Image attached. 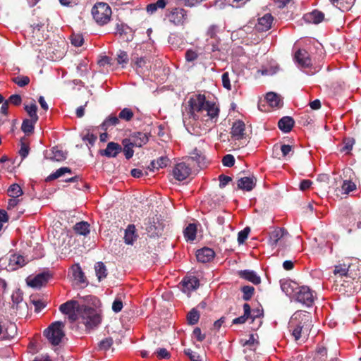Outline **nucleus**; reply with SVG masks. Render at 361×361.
<instances>
[{
	"label": "nucleus",
	"instance_id": "f257e3e1",
	"mask_svg": "<svg viewBox=\"0 0 361 361\" xmlns=\"http://www.w3.org/2000/svg\"><path fill=\"white\" fill-rule=\"evenodd\" d=\"M190 111L183 113V122L188 128V126H200L199 118L200 114L207 116L210 120L218 116L219 109L216 105L205 99L204 95L198 94L191 97L188 101Z\"/></svg>",
	"mask_w": 361,
	"mask_h": 361
},
{
	"label": "nucleus",
	"instance_id": "f03ea898",
	"mask_svg": "<svg viewBox=\"0 0 361 361\" xmlns=\"http://www.w3.org/2000/svg\"><path fill=\"white\" fill-rule=\"evenodd\" d=\"M59 310L67 314L71 322L79 321L87 329H93L101 322V317L96 310L86 305H80L75 300H69L61 305Z\"/></svg>",
	"mask_w": 361,
	"mask_h": 361
},
{
	"label": "nucleus",
	"instance_id": "7ed1b4c3",
	"mask_svg": "<svg viewBox=\"0 0 361 361\" xmlns=\"http://www.w3.org/2000/svg\"><path fill=\"white\" fill-rule=\"evenodd\" d=\"M312 326L311 314L306 311L299 310L290 317L288 329L295 341H298L300 338L305 339Z\"/></svg>",
	"mask_w": 361,
	"mask_h": 361
},
{
	"label": "nucleus",
	"instance_id": "20e7f679",
	"mask_svg": "<svg viewBox=\"0 0 361 361\" xmlns=\"http://www.w3.org/2000/svg\"><path fill=\"white\" fill-rule=\"evenodd\" d=\"M65 324L62 322L57 321L51 324L44 331V335L53 345H58L65 336L63 331Z\"/></svg>",
	"mask_w": 361,
	"mask_h": 361
},
{
	"label": "nucleus",
	"instance_id": "39448f33",
	"mask_svg": "<svg viewBox=\"0 0 361 361\" xmlns=\"http://www.w3.org/2000/svg\"><path fill=\"white\" fill-rule=\"evenodd\" d=\"M93 18L100 25L108 23L111 16V8L108 4L99 2L92 8Z\"/></svg>",
	"mask_w": 361,
	"mask_h": 361
},
{
	"label": "nucleus",
	"instance_id": "423d86ee",
	"mask_svg": "<svg viewBox=\"0 0 361 361\" xmlns=\"http://www.w3.org/2000/svg\"><path fill=\"white\" fill-rule=\"evenodd\" d=\"M294 299L306 307H310L314 303L315 296L308 286H302L298 288L294 295Z\"/></svg>",
	"mask_w": 361,
	"mask_h": 361
},
{
	"label": "nucleus",
	"instance_id": "0eeeda50",
	"mask_svg": "<svg viewBox=\"0 0 361 361\" xmlns=\"http://www.w3.org/2000/svg\"><path fill=\"white\" fill-rule=\"evenodd\" d=\"M191 173V166L190 163L185 161L178 163L173 169V177L180 181L186 179Z\"/></svg>",
	"mask_w": 361,
	"mask_h": 361
},
{
	"label": "nucleus",
	"instance_id": "6e6552de",
	"mask_svg": "<svg viewBox=\"0 0 361 361\" xmlns=\"http://www.w3.org/2000/svg\"><path fill=\"white\" fill-rule=\"evenodd\" d=\"M185 159L190 165L192 162H195L200 168L205 167L208 163L204 152L197 148H195L190 154V156L186 157Z\"/></svg>",
	"mask_w": 361,
	"mask_h": 361
},
{
	"label": "nucleus",
	"instance_id": "1a4fd4ad",
	"mask_svg": "<svg viewBox=\"0 0 361 361\" xmlns=\"http://www.w3.org/2000/svg\"><path fill=\"white\" fill-rule=\"evenodd\" d=\"M185 10L181 8H173L168 15L169 20L176 25H183L186 19Z\"/></svg>",
	"mask_w": 361,
	"mask_h": 361
},
{
	"label": "nucleus",
	"instance_id": "9d476101",
	"mask_svg": "<svg viewBox=\"0 0 361 361\" xmlns=\"http://www.w3.org/2000/svg\"><path fill=\"white\" fill-rule=\"evenodd\" d=\"M240 342L242 346L244 348L243 353L245 354L250 353L249 355H245L246 360H250L251 358V355L254 353V351L258 345V342L255 338L253 334L250 335L248 340L241 339Z\"/></svg>",
	"mask_w": 361,
	"mask_h": 361
},
{
	"label": "nucleus",
	"instance_id": "9b49d317",
	"mask_svg": "<svg viewBox=\"0 0 361 361\" xmlns=\"http://www.w3.org/2000/svg\"><path fill=\"white\" fill-rule=\"evenodd\" d=\"M288 238V232L283 228H277L273 231L269 236V243L272 246L281 244L283 240Z\"/></svg>",
	"mask_w": 361,
	"mask_h": 361
},
{
	"label": "nucleus",
	"instance_id": "f8f14e48",
	"mask_svg": "<svg viewBox=\"0 0 361 361\" xmlns=\"http://www.w3.org/2000/svg\"><path fill=\"white\" fill-rule=\"evenodd\" d=\"M163 225L158 220V218L149 219L146 224V231L151 236L159 235L161 234Z\"/></svg>",
	"mask_w": 361,
	"mask_h": 361
},
{
	"label": "nucleus",
	"instance_id": "ddd939ff",
	"mask_svg": "<svg viewBox=\"0 0 361 361\" xmlns=\"http://www.w3.org/2000/svg\"><path fill=\"white\" fill-rule=\"evenodd\" d=\"M199 280L195 276H187L182 281V290L188 295L199 286Z\"/></svg>",
	"mask_w": 361,
	"mask_h": 361
},
{
	"label": "nucleus",
	"instance_id": "4468645a",
	"mask_svg": "<svg viewBox=\"0 0 361 361\" xmlns=\"http://www.w3.org/2000/svg\"><path fill=\"white\" fill-rule=\"evenodd\" d=\"M51 277L50 274L47 272L39 274L32 279H28L27 283L29 286L39 288L44 286Z\"/></svg>",
	"mask_w": 361,
	"mask_h": 361
},
{
	"label": "nucleus",
	"instance_id": "2eb2a0df",
	"mask_svg": "<svg viewBox=\"0 0 361 361\" xmlns=\"http://www.w3.org/2000/svg\"><path fill=\"white\" fill-rule=\"evenodd\" d=\"M295 60L301 68H308L312 64L309 54L305 49H299L295 54Z\"/></svg>",
	"mask_w": 361,
	"mask_h": 361
},
{
	"label": "nucleus",
	"instance_id": "dca6fc26",
	"mask_svg": "<svg viewBox=\"0 0 361 361\" xmlns=\"http://www.w3.org/2000/svg\"><path fill=\"white\" fill-rule=\"evenodd\" d=\"M214 251L209 247H203L196 252V257L198 262L207 263L212 260L214 257Z\"/></svg>",
	"mask_w": 361,
	"mask_h": 361
},
{
	"label": "nucleus",
	"instance_id": "f3484780",
	"mask_svg": "<svg viewBox=\"0 0 361 361\" xmlns=\"http://www.w3.org/2000/svg\"><path fill=\"white\" fill-rule=\"evenodd\" d=\"M245 125L242 121H236L233 123L231 128V135L235 140H241L243 138Z\"/></svg>",
	"mask_w": 361,
	"mask_h": 361
},
{
	"label": "nucleus",
	"instance_id": "a211bd4d",
	"mask_svg": "<svg viewBox=\"0 0 361 361\" xmlns=\"http://www.w3.org/2000/svg\"><path fill=\"white\" fill-rule=\"evenodd\" d=\"M220 39L214 38V39H207V44L204 47L205 51L213 54V57L219 56Z\"/></svg>",
	"mask_w": 361,
	"mask_h": 361
},
{
	"label": "nucleus",
	"instance_id": "6ab92c4d",
	"mask_svg": "<svg viewBox=\"0 0 361 361\" xmlns=\"http://www.w3.org/2000/svg\"><path fill=\"white\" fill-rule=\"evenodd\" d=\"M273 21V17L271 14H265L263 17L259 18L256 29L260 32L267 31L271 28Z\"/></svg>",
	"mask_w": 361,
	"mask_h": 361
},
{
	"label": "nucleus",
	"instance_id": "aec40b11",
	"mask_svg": "<svg viewBox=\"0 0 361 361\" xmlns=\"http://www.w3.org/2000/svg\"><path fill=\"white\" fill-rule=\"evenodd\" d=\"M350 265L346 264H339L336 265L334 269V274L336 279L345 277L353 278L352 274L350 270Z\"/></svg>",
	"mask_w": 361,
	"mask_h": 361
},
{
	"label": "nucleus",
	"instance_id": "412c9836",
	"mask_svg": "<svg viewBox=\"0 0 361 361\" xmlns=\"http://www.w3.org/2000/svg\"><path fill=\"white\" fill-rule=\"evenodd\" d=\"M121 152V147L116 142H110L106 148L101 152V154L107 157H116Z\"/></svg>",
	"mask_w": 361,
	"mask_h": 361
},
{
	"label": "nucleus",
	"instance_id": "4be33fe9",
	"mask_svg": "<svg viewBox=\"0 0 361 361\" xmlns=\"http://www.w3.org/2000/svg\"><path fill=\"white\" fill-rule=\"evenodd\" d=\"M298 288V286H297L296 283L292 281L285 280L281 281V288L282 291L289 297L294 298V295Z\"/></svg>",
	"mask_w": 361,
	"mask_h": 361
},
{
	"label": "nucleus",
	"instance_id": "5701e85b",
	"mask_svg": "<svg viewBox=\"0 0 361 361\" xmlns=\"http://www.w3.org/2000/svg\"><path fill=\"white\" fill-rule=\"evenodd\" d=\"M255 178L254 177H243L238 180V187L246 191L252 190L255 186Z\"/></svg>",
	"mask_w": 361,
	"mask_h": 361
},
{
	"label": "nucleus",
	"instance_id": "b1692460",
	"mask_svg": "<svg viewBox=\"0 0 361 361\" xmlns=\"http://www.w3.org/2000/svg\"><path fill=\"white\" fill-rule=\"evenodd\" d=\"M304 18L308 23L318 24L324 20V14L321 11L314 10L311 13H307Z\"/></svg>",
	"mask_w": 361,
	"mask_h": 361
},
{
	"label": "nucleus",
	"instance_id": "393cba45",
	"mask_svg": "<svg viewBox=\"0 0 361 361\" xmlns=\"http://www.w3.org/2000/svg\"><path fill=\"white\" fill-rule=\"evenodd\" d=\"M294 123V120L291 117L284 116L279 121L278 126L283 133H288L293 127Z\"/></svg>",
	"mask_w": 361,
	"mask_h": 361
},
{
	"label": "nucleus",
	"instance_id": "a878e982",
	"mask_svg": "<svg viewBox=\"0 0 361 361\" xmlns=\"http://www.w3.org/2000/svg\"><path fill=\"white\" fill-rule=\"evenodd\" d=\"M129 139L134 142L133 144L135 147H142L148 142L147 135L141 132L135 133Z\"/></svg>",
	"mask_w": 361,
	"mask_h": 361
},
{
	"label": "nucleus",
	"instance_id": "bb28decb",
	"mask_svg": "<svg viewBox=\"0 0 361 361\" xmlns=\"http://www.w3.org/2000/svg\"><path fill=\"white\" fill-rule=\"evenodd\" d=\"M26 264L24 257L20 255H12L9 259V266L12 269H17Z\"/></svg>",
	"mask_w": 361,
	"mask_h": 361
},
{
	"label": "nucleus",
	"instance_id": "cd10ccee",
	"mask_svg": "<svg viewBox=\"0 0 361 361\" xmlns=\"http://www.w3.org/2000/svg\"><path fill=\"white\" fill-rule=\"evenodd\" d=\"M137 235L135 234V227L134 225H129L125 231L124 241L128 245H133Z\"/></svg>",
	"mask_w": 361,
	"mask_h": 361
},
{
	"label": "nucleus",
	"instance_id": "c85d7f7f",
	"mask_svg": "<svg viewBox=\"0 0 361 361\" xmlns=\"http://www.w3.org/2000/svg\"><path fill=\"white\" fill-rule=\"evenodd\" d=\"M240 275L254 284H259L261 281L260 277L253 271L243 270L240 272Z\"/></svg>",
	"mask_w": 361,
	"mask_h": 361
},
{
	"label": "nucleus",
	"instance_id": "c756f323",
	"mask_svg": "<svg viewBox=\"0 0 361 361\" xmlns=\"http://www.w3.org/2000/svg\"><path fill=\"white\" fill-rule=\"evenodd\" d=\"M72 274L74 280L78 284L86 283L85 277L81 268L78 265L72 269Z\"/></svg>",
	"mask_w": 361,
	"mask_h": 361
},
{
	"label": "nucleus",
	"instance_id": "7c9ffc66",
	"mask_svg": "<svg viewBox=\"0 0 361 361\" xmlns=\"http://www.w3.org/2000/svg\"><path fill=\"white\" fill-rule=\"evenodd\" d=\"M133 143L134 142L129 138H126L123 140V152L126 158L128 159H130L133 156L134 151L133 150V147H135Z\"/></svg>",
	"mask_w": 361,
	"mask_h": 361
},
{
	"label": "nucleus",
	"instance_id": "2f4dec72",
	"mask_svg": "<svg viewBox=\"0 0 361 361\" xmlns=\"http://www.w3.org/2000/svg\"><path fill=\"white\" fill-rule=\"evenodd\" d=\"M266 100L267 103L272 107H279L281 105V100L280 97L273 92H268L266 94Z\"/></svg>",
	"mask_w": 361,
	"mask_h": 361
},
{
	"label": "nucleus",
	"instance_id": "473e14b6",
	"mask_svg": "<svg viewBox=\"0 0 361 361\" xmlns=\"http://www.w3.org/2000/svg\"><path fill=\"white\" fill-rule=\"evenodd\" d=\"M197 226L195 224H190L184 230V237L187 241H192L196 238Z\"/></svg>",
	"mask_w": 361,
	"mask_h": 361
},
{
	"label": "nucleus",
	"instance_id": "72a5a7b5",
	"mask_svg": "<svg viewBox=\"0 0 361 361\" xmlns=\"http://www.w3.org/2000/svg\"><path fill=\"white\" fill-rule=\"evenodd\" d=\"M243 310H244V314L243 315L239 317H237V318H235L233 320V324H244L247 319L248 318H250V305L247 304V303H245L243 305Z\"/></svg>",
	"mask_w": 361,
	"mask_h": 361
},
{
	"label": "nucleus",
	"instance_id": "f704fd0d",
	"mask_svg": "<svg viewBox=\"0 0 361 361\" xmlns=\"http://www.w3.org/2000/svg\"><path fill=\"white\" fill-rule=\"evenodd\" d=\"M331 4L344 11L348 10L355 2V0H330Z\"/></svg>",
	"mask_w": 361,
	"mask_h": 361
},
{
	"label": "nucleus",
	"instance_id": "c9c22d12",
	"mask_svg": "<svg viewBox=\"0 0 361 361\" xmlns=\"http://www.w3.org/2000/svg\"><path fill=\"white\" fill-rule=\"evenodd\" d=\"M74 229L77 233L87 235L90 233V224L85 221H80L75 225Z\"/></svg>",
	"mask_w": 361,
	"mask_h": 361
},
{
	"label": "nucleus",
	"instance_id": "e433bc0d",
	"mask_svg": "<svg viewBox=\"0 0 361 361\" xmlns=\"http://www.w3.org/2000/svg\"><path fill=\"white\" fill-rule=\"evenodd\" d=\"M169 159L166 157H161L157 161H152L150 164V169L154 171V169H162L167 166Z\"/></svg>",
	"mask_w": 361,
	"mask_h": 361
},
{
	"label": "nucleus",
	"instance_id": "4c0bfd02",
	"mask_svg": "<svg viewBox=\"0 0 361 361\" xmlns=\"http://www.w3.org/2000/svg\"><path fill=\"white\" fill-rule=\"evenodd\" d=\"M66 159V153L59 149L58 147H53L50 159L56 161H61Z\"/></svg>",
	"mask_w": 361,
	"mask_h": 361
},
{
	"label": "nucleus",
	"instance_id": "58836bf2",
	"mask_svg": "<svg viewBox=\"0 0 361 361\" xmlns=\"http://www.w3.org/2000/svg\"><path fill=\"white\" fill-rule=\"evenodd\" d=\"M94 269L99 281L106 278L107 275L106 269L102 262H97L94 266Z\"/></svg>",
	"mask_w": 361,
	"mask_h": 361
},
{
	"label": "nucleus",
	"instance_id": "ea45409f",
	"mask_svg": "<svg viewBox=\"0 0 361 361\" xmlns=\"http://www.w3.org/2000/svg\"><path fill=\"white\" fill-rule=\"evenodd\" d=\"M66 173H71V169L68 168V167H61V168L57 169L53 173L50 174L47 178V180L50 181V180H52L56 179V178H58L59 177H61L62 176H63Z\"/></svg>",
	"mask_w": 361,
	"mask_h": 361
},
{
	"label": "nucleus",
	"instance_id": "a19ab883",
	"mask_svg": "<svg viewBox=\"0 0 361 361\" xmlns=\"http://www.w3.org/2000/svg\"><path fill=\"white\" fill-rule=\"evenodd\" d=\"M37 106L35 102L30 104L25 105V110L28 114L31 119L37 121L38 116L37 114Z\"/></svg>",
	"mask_w": 361,
	"mask_h": 361
},
{
	"label": "nucleus",
	"instance_id": "79ce46f5",
	"mask_svg": "<svg viewBox=\"0 0 361 361\" xmlns=\"http://www.w3.org/2000/svg\"><path fill=\"white\" fill-rule=\"evenodd\" d=\"M37 121L33 119H25L23 121L21 129L25 134L31 133L34 130V126Z\"/></svg>",
	"mask_w": 361,
	"mask_h": 361
},
{
	"label": "nucleus",
	"instance_id": "37998d69",
	"mask_svg": "<svg viewBox=\"0 0 361 361\" xmlns=\"http://www.w3.org/2000/svg\"><path fill=\"white\" fill-rule=\"evenodd\" d=\"M118 118L116 116L111 115L107 117L102 123V128L104 130H106L109 127L115 126L118 124Z\"/></svg>",
	"mask_w": 361,
	"mask_h": 361
},
{
	"label": "nucleus",
	"instance_id": "c03bdc74",
	"mask_svg": "<svg viewBox=\"0 0 361 361\" xmlns=\"http://www.w3.org/2000/svg\"><path fill=\"white\" fill-rule=\"evenodd\" d=\"M8 195L11 197H18L23 195V190L19 185L12 184L8 189Z\"/></svg>",
	"mask_w": 361,
	"mask_h": 361
},
{
	"label": "nucleus",
	"instance_id": "a18cd8bd",
	"mask_svg": "<svg viewBox=\"0 0 361 361\" xmlns=\"http://www.w3.org/2000/svg\"><path fill=\"white\" fill-rule=\"evenodd\" d=\"M327 351L324 347H319L314 354V361H326Z\"/></svg>",
	"mask_w": 361,
	"mask_h": 361
},
{
	"label": "nucleus",
	"instance_id": "49530a36",
	"mask_svg": "<svg viewBox=\"0 0 361 361\" xmlns=\"http://www.w3.org/2000/svg\"><path fill=\"white\" fill-rule=\"evenodd\" d=\"M199 319L200 313L195 308L192 309L188 314L187 320L188 324L190 325L197 324L199 321Z\"/></svg>",
	"mask_w": 361,
	"mask_h": 361
},
{
	"label": "nucleus",
	"instance_id": "de8ad7c7",
	"mask_svg": "<svg viewBox=\"0 0 361 361\" xmlns=\"http://www.w3.org/2000/svg\"><path fill=\"white\" fill-rule=\"evenodd\" d=\"M116 60L118 64L124 67L129 61L128 54L124 51L119 50L117 53Z\"/></svg>",
	"mask_w": 361,
	"mask_h": 361
},
{
	"label": "nucleus",
	"instance_id": "09e8293b",
	"mask_svg": "<svg viewBox=\"0 0 361 361\" xmlns=\"http://www.w3.org/2000/svg\"><path fill=\"white\" fill-rule=\"evenodd\" d=\"M113 344V339L110 337L102 340L98 344V348L100 350L106 351Z\"/></svg>",
	"mask_w": 361,
	"mask_h": 361
},
{
	"label": "nucleus",
	"instance_id": "8fccbe9b",
	"mask_svg": "<svg viewBox=\"0 0 361 361\" xmlns=\"http://www.w3.org/2000/svg\"><path fill=\"white\" fill-rule=\"evenodd\" d=\"M133 112L129 108H124L118 114V118L129 121L133 117Z\"/></svg>",
	"mask_w": 361,
	"mask_h": 361
},
{
	"label": "nucleus",
	"instance_id": "3c124183",
	"mask_svg": "<svg viewBox=\"0 0 361 361\" xmlns=\"http://www.w3.org/2000/svg\"><path fill=\"white\" fill-rule=\"evenodd\" d=\"M355 189L354 183L350 180H344L341 185V190L343 194H348L350 192Z\"/></svg>",
	"mask_w": 361,
	"mask_h": 361
},
{
	"label": "nucleus",
	"instance_id": "603ef678",
	"mask_svg": "<svg viewBox=\"0 0 361 361\" xmlns=\"http://www.w3.org/2000/svg\"><path fill=\"white\" fill-rule=\"evenodd\" d=\"M6 332V338H12L15 336L17 333V327L16 325L13 323H10L7 327L5 329Z\"/></svg>",
	"mask_w": 361,
	"mask_h": 361
},
{
	"label": "nucleus",
	"instance_id": "864d4df0",
	"mask_svg": "<svg viewBox=\"0 0 361 361\" xmlns=\"http://www.w3.org/2000/svg\"><path fill=\"white\" fill-rule=\"evenodd\" d=\"M250 232V228L249 227H245L243 230L238 233V242L240 245L244 243V242L247 238Z\"/></svg>",
	"mask_w": 361,
	"mask_h": 361
},
{
	"label": "nucleus",
	"instance_id": "5fc2aeb1",
	"mask_svg": "<svg viewBox=\"0 0 361 361\" xmlns=\"http://www.w3.org/2000/svg\"><path fill=\"white\" fill-rule=\"evenodd\" d=\"M219 31V27L216 25H210L207 31V36L209 37V39H214V38H218L216 37V34Z\"/></svg>",
	"mask_w": 361,
	"mask_h": 361
},
{
	"label": "nucleus",
	"instance_id": "6e6d98bb",
	"mask_svg": "<svg viewBox=\"0 0 361 361\" xmlns=\"http://www.w3.org/2000/svg\"><path fill=\"white\" fill-rule=\"evenodd\" d=\"M71 43L75 47H80L82 45L84 39L82 35L80 34H73L71 35Z\"/></svg>",
	"mask_w": 361,
	"mask_h": 361
},
{
	"label": "nucleus",
	"instance_id": "4d7b16f0",
	"mask_svg": "<svg viewBox=\"0 0 361 361\" xmlns=\"http://www.w3.org/2000/svg\"><path fill=\"white\" fill-rule=\"evenodd\" d=\"M254 288L252 286H245L242 288L243 293V299L248 300L251 298L254 293Z\"/></svg>",
	"mask_w": 361,
	"mask_h": 361
},
{
	"label": "nucleus",
	"instance_id": "13d9d810",
	"mask_svg": "<svg viewBox=\"0 0 361 361\" xmlns=\"http://www.w3.org/2000/svg\"><path fill=\"white\" fill-rule=\"evenodd\" d=\"M222 85L224 88L228 90H231V84L230 80V75L228 72H225L221 75Z\"/></svg>",
	"mask_w": 361,
	"mask_h": 361
},
{
	"label": "nucleus",
	"instance_id": "bf43d9fd",
	"mask_svg": "<svg viewBox=\"0 0 361 361\" xmlns=\"http://www.w3.org/2000/svg\"><path fill=\"white\" fill-rule=\"evenodd\" d=\"M13 82L19 87H24L30 82V78L27 76H18L13 79Z\"/></svg>",
	"mask_w": 361,
	"mask_h": 361
},
{
	"label": "nucleus",
	"instance_id": "052dcab7",
	"mask_svg": "<svg viewBox=\"0 0 361 361\" xmlns=\"http://www.w3.org/2000/svg\"><path fill=\"white\" fill-rule=\"evenodd\" d=\"M223 165L227 167H231L234 165L235 159L231 154H226L222 159Z\"/></svg>",
	"mask_w": 361,
	"mask_h": 361
},
{
	"label": "nucleus",
	"instance_id": "680f3d73",
	"mask_svg": "<svg viewBox=\"0 0 361 361\" xmlns=\"http://www.w3.org/2000/svg\"><path fill=\"white\" fill-rule=\"evenodd\" d=\"M355 144V140L353 138H348L344 140V146L342 151L349 153L353 149V145Z\"/></svg>",
	"mask_w": 361,
	"mask_h": 361
},
{
	"label": "nucleus",
	"instance_id": "e2e57ef3",
	"mask_svg": "<svg viewBox=\"0 0 361 361\" xmlns=\"http://www.w3.org/2000/svg\"><path fill=\"white\" fill-rule=\"evenodd\" d=\"M123 308V302L121 299L116 298L112 304V310L118 313L121 311Z\"/></svg>",
	"mask_w": 361,
	"mask_h": 361
},
{
	"label": "nucleus",
	"instance_id": "0e129e2a",
	"mask_svg": "<svg viewBox=\"0 0 361 361\" xmlns=\"http://www.w3.org/2000/svg\"><path fill=\"white\" fill-rule=\"evenodd\" d=\"M156 354L159 359H169L170 357V353L166 348L158 349Z\"/></svg>",
	"mask_w": 361,
	"mask_h": 361
},
{
	"label": "nucleus",
	"instance_id": "69168bd1",
	"mask_svg": "<svg viewBox=\"0 0 361 361\" xmlns=\"http://www.w3.org/2000/svg\"><path fill=\"white\" fill-rule=\"evenodd\" d=\"M198 54L195 51L189 49L185 53V59L188 61H193L197 59Z\"/></svg>",
	"mask_w": 361,
	"mask_h": 361
},
{
	"label": "nucleus",
	"instance_id": "338daca9",
	"mask_svg": "<svg viewBox=\"0 0 361 361\" xmlns=\"http://www.w3.org/2000/svg\"><path fill=\"white\" fill-rule=\"evenodd\" d=\"M11 298L14 304L18 305L23 301V295L19 290H18L13 293Z\"/></svg>",
	"mask_w": 361,
	"mask_h": 361
},
{
	"label": "nucleus",
	"instance_id": "774afa93",
	"mask_svg": "<svg viewBox=\"0 0 361 361\" xmlns=\"http://www.w3.org/2000/svg\"><path fill=\"white\" fill-rule=\"evenodd\" d=\"M185 353L190 357L191 361H201L200 355L190 349L185 350Z\"/></svg>",
	"mask_w": 361,
	"mask_h": 361
}]
</instances>
